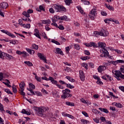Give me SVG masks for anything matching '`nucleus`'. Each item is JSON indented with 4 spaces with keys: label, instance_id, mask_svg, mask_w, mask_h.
I'll list each match as a JSON object with an SVG mask.
<instances>
[{
    "label": "nucleus",
    "instance_id": "39448f33",
    "mask_svg": "<svg viewBox=\"0 0 124 124\" xmlns=\"http://www.w3.org/2000/svg\"><path fill=\"white\" fill-rule=\"evenodd\" d=\"M109 34V32H108V31H106V30H104V29H102L100 31V36H107Z\"/></svg>",
    "mask_w": 124,
    "mask_h": 124
},
{
    "label": "nucleus",
    "instance_id": "6e6552de",
    "mask_svg": "<svg viewBox=\"0 0 124 124\" xmlns=\"http://www.w3.org/2000/svg\"><path fill=\"white\" fill-rule=\"evenodd\" d=\"M97 69H98V72H99V73H101V72H102L103 71H104V70L106 69V66L100 65L98 67Z\"/></svg>",
    "mask_w": 124,
    "mask_h": 124
},
{
    "label": "nucleus",
    "instance_id": "052dcab7",
    "mask_svg": "<svg viewBox=\"0 0 124 124\" xmlns=\"http://www.w3.org/2000/svg\"><path fill=\"white\" fill-rule=\"evenodd\" d=\"M34 35L36 36V37H38L39 39H41V37H40V35H39V33H34Z\"/></svg>",
    "mask_w": 124,
    "mask_h": 124
},
{
    "label": "nucleus",
    "instance_id": "49530a36",
    "mask_svg": "<svg viewBox=\"0 0 124 124\" xmlns=\"http://www.w3.org/2000/svg\"><path fill=\"white\" fill-rule=\"evenodd\" d=\"M84 54L85 55H87V56H90V55H91V53H90V51L87 50H84Z\"/></svg>",
    "mask_w": 124,
    "mask_h": 124
},
{
    "label": "nucleus",
    "instance_id": "a878e982",
    "mask_svg": "<svg viewBox=\"0 0 124 124\" xmlns=\"http://www.w3.org/2000/svg\"><path fill=\"white\" fill-rule=\"evenodd\" d=\"M22 27L25 29H30L31 28V24H22Z\"/></svg>",
    "mask_w": 124,
    "mask_h": 124
},
{
    "label": "nucleus",
    "instance_id": "f8f14e48",
    "mask_svg": "<svg viewBox=\"0 0 124 124\" xmlns=\"http://www.w3.org/2000/svg\"><path fill=\"white\" fill-rule=\"evenodd\" d=\"M36 10L37 11H38V12H41V10L43 11H45V8H44V7L42 5H40L39 8H37L36 9Z\"/></svg>",
    "mask_w": 124,
    "mask_h": 124
},
{
    "label": "nucleus",
    "instance_id": "79ce46f5",
    "mask_svg": "<svg viewBox=\"0 0 124 124\" xmlns=\"http://www.w3.org/2000/svg\"><path fill=\"white\" fill-rule=\"evenodd\" d=\"M96 83L98 85H103V82L101 80L100 78L98 79Z\"/></svg>",
    "mask_w": 124,
    "mask_h": 124
},
{
    "label": "nucleus",
    "instance_id": "6e6d98bb",
    "mask_svg": "<svg viewBox=\"0 0 124 124\" xmlns=\"http://www.w3.org/2000/svg\"><path fill=\"white\" fill-rule=\"evenodd\" d=\"M94 34L96 36H97V35H100V31H94Z\"/></svg>",
    "mask_w": 124,
    "mask_h": 124
},
{
    "label": "nucleus",
    "instance_id": "09e8293b",
    "mask_svg": "<svg viewBox=\"0 0 124 124\" xmlns=\"http://www.w3.org/2000/svg\"><path fill=\"white\" fill-rule=\"evenodd\" d=\"M35 94H36V95H37V96H42V94H41V93L38 91H36L35 92Z\"/></svg>",
    "mask_w": 124,
    "mask_h": 124
},
{
    "label": "nucleus",
    "instance_id": "de8ad7c7",
    "mask_svg": "<svg viewBox=\"0 0 124 124\" xmlns=\"http://www.w3.org/2000/svg\"><path fill=\"white\" fill-rule=\"evenodd\" d=\"M35 79H36L38 82H40L41 81V78L37 77V76H35Z\"/></svg>",
    "mask_w": 124,
    "mask_h": 124
},
{
    "label": "nucleus",
    "instance_id": "a19ab883",
    "mask_svg": "<svg viewBox=\"0 0 124 124\" xmlns=\"http://www.w3.org/2000/svg\"><path fill=\"white\" fill-rule=\"evenodd\" d=\"M29 87H30V88L33 90H35V86H34V85H33L32 83H30Z\"/></svg>",
    "mask_w": 124,
    "mask_h": 124
},
{
    "label": "nucleus",
    "instance_id": "cd10ccee",
    "mask_svg": "<svg viewBox=\"0 0 124 124\" xmlns=\"http://www.w3.org/2000/svg\"><path fill=\"white\" fill-rule=\"evenodd\" d=\"M60 20L62 21H66V20H67V16H61Z\"/></svg>",
    "mask_w": 124,
    "mask_h": 124
},
{
    "label": "nucleus",
    "instance_id": "13d9d810",
    "mask_svg": "<svg viewBox=\"0 0 124 124\" xmlns=\"http://www.w3.org/2000/svg\"><path fill=\"white\" fill-rule=\"evenodd\" d=\"M0 111H4V109H3V105L0 103Z\"/></svg>",
    "mask_w": 124,
    "mask_h": 124
},
{
    "label": "nucleus",
    "instance_id": "4be33fe9",
    "mask_svg": "<svg viewBox=\"0 0 124 124\" xmlns=\"http://www.w3.org/2000/svg\"><path fill=\"white\" fill-rule=\"evenodd\" d=\"M24 63L27 64L28 66H33V64L30 61H25Z\"/></svg>",
    "mask_w": 124,
    "mask_h": 124
},
{
    "label": "nucleus",
    "instance_id": "69168bd1",
    "mask_svg": "<svg viewBox=\"0 0 124 124\" xmlns=\"http://www.w3.org/2000/svg\"><path fill=\"white\" fill-rule=\"evenodd\" d=\"M3 75L6 78H8V77H9V76H10V74H9V73H4Z\"/></svg>",
    "mask_w": 124,
    "mask_h": 124
},
{
    "label": "nucleus",
    "instance_id": "f3484780",
    "mask_svg": "<svg viewBox=\"0 0 124 124\" xmlns=\"http://www.w3.org/2000/svg\"><path fill=\"white\" fill-rule=\"evenodd\" d=\"M99 110H100L101 112H104V113H106V114H108V113H109V111H108V109L106 108H99Z\"/></svg>",
    "mask_w": 124,
    "mask_h": 124
},
{
    "label": "nucleus",
    "instance_id": "774afa93",
    "mask_svg": "<svg viewBox=\"0 0 124 124\" xmlns=\"http://www.w3.org/2000/svg\"><path fill=\"white\" fill-rule=\"evenodd\" d=\"M84 4H85V5H89L90 1L85 0L84 1Z\"/></svg>",
    "mask_w": 124,
    "mask_h": 124
},
{
    "label": "nucleus",
    "instance_id": "0eeeda50",
    "mask_svg": "<svg viewBox=\"0 0 124 124\" xmlns=\"http://www.w3.org/2000/svg\"><path fill=\"white\" fill-rule=\"evenodd\" d=\"M79 77L81 81H85V74H84V72L82 70L79 71Z\"/></svg>",
    "mask_w": 124,
    "mask_h": 124
},
{
    "label": "nucleus",
    "instance_id": "1a4fd4ad",
    "mask_svg": "<svg viewBox=\"0 0 124 124\" xmlns=\"http://www.w3.org/2000/svg\"><path fill=\"white\" fill-rule=\"evenodd\" d=\"M1 8L6 9L8 7V4L6 2H2L0 4Z\"/></svg>",
    "mask_w": 124,
    "mask_h": 124
},
{
    "label": "nucleus",
    "instance_id": "7ed1b4c3",
    "mask_svg": "<svg viewBox=\"0 0 124 124\" xmlns=\"http://www.w3.org/2000/svg\"><path fill=\"white\" fill-rule=\"evenodd\" d=\"M53 8L55 9L56 12H61V11H65L66 9L62 5L54 4L53 6Z\"/></svg>",
    "mask_w": 124,
    "mask_h": 124
},
{
    "label": "nucleus",
    "instance_id": "338daca9",
    "mask_svg": "<svg viewBox=\"0 0 124 124\" xmlns=\"http://www.w3.org/2000/svg\"><path fill=\"white\" fill-rule=\"evenodd\" d=\"M117 63H123V62H124V61L123 60H116Z\"/></svg>",
    "mask_w": 124,
    "mask_h": 124
},
{
    "label": "nucleus",
    "instance_id": "72a5a7b5",
    "mask_svg": "<svg viewBox=\"0 0 124 124\" xmlns=\"http://www.w3.org/2000/svg\"><path fill=\"white\" fill-rule=\"evenodd\" d=\"M12 89H13V92L14 93H17V88H16L15 85H13L12 86Z\"/></svg>",
    "mask_w": 124,
    "mask_h": 124
},
{
    "label": "nucleus",
    "instance_id": "c85d7f7f",
    "mask_svg": "<svg viewBox=\"0 0 124 124\" xmlns=\"http://www.w3.org/2000/svg\"><path fill=\"white\" fill-rule=\"evenodd\" d=\"M3 90V91H4V92H5V93H8V94H13V93H12L9 89H4Z\"/></svg>",
    "mask_w": 124,
    "mask_h": 124
},
{
    "label": "nucleus",
    "instance_id": "ddd939ff",
    "mask_svg": "<svg viewBox=\"0 0 124 124\" xmlns=\"http://www.w3.org/2000/svg\"><path fill=\"white\" fill-rule=\"evenodd\" d=\"M49 80L51 81L52 84H54V85H56V86H57L58 81L55 80V79H54V78H53L52 77H49Z\"/></svg>",
    "mask_w": 124,
    "mask_h": 124
},
{
    "label": "nucleus",
    "instance_id": "4d7b16f0",
    "mask_svg": "<svg viewBox=\"0 0 124 124\" xmlns=\"http://www.w3.org/2000/svg\"><path fill=\"white\" fill-rule=\"evenodd\" d=\"M100 120L102 121V122H106V118L104 117H100Z\"/></svg>",
    "mask_w": 124,
    "mask_h": 124
},
{
    "label": "nucleus",
    "instance_id": "864d4df0",
    "mask_svg": "<svg viewBox=\"0 0 124 124\" xmlns=\"http://www.w3.org/2000/svg\"><path fill=\"white\" fill-rule=\"evenodd\" d=\"M65 49H66V53L67 54H69V51L70 50V49L69 48V46L66 47Z\"/></svg>",
    "mask_w": 124,
    "mask_h": 124
},
{
    "label": "nucleus",
    "instance_id": "a18cd8bd",
    "mask_svg": "<svg viewBox=\"0 0 124 124\" xmlns=\"http://www.w3.org/2000/svg\"><path fill=\"white\" fill-rule=\"evenodd\" d=\"M57 28H58V29L61 31H63V30H64V27L62 25H59V26H58Z\"/></svg>",
    "mask_w": 124,
    "mask_h": 124
},
{
    "label": "nucleus",
    "instance_id": "5701e85b",
    "mask_svg": "<svg viewBox=\"0 0 124 124\" xmlns=\"http://www.w3.org/2000/svg\"><path fill=\"white\" fill-rule=\"evenodd\" d=\"M105 5L108 9H109V10H112V11H114V8L113 7V6L110 5L108 6L107 4H105Z\"/></svg>",
    "mask_w": 124,
    "mask_h": 124
},
{
    "label": "nucleus",
    "instance_id": "9d476101",
    "mask_svg": "<svg viewBox=\"0 0 124 124\" xmlns=\"http://www.w3.org/2000/svg\"><path fill=\"white\" fill-rule=\"evenodd\" d=\"M98 47L102 48V49H105V47H106V44H105L104 43L99 42L98 43Z\"/></svg>",
    "mask_w": 124,
    "mask_h": 124
},
{
    "label": "nucleus",
    "instance_id": "c9c22d12",
    "mask_svg": "<svg viewBox=\"0 0 124 124\" xmlns=\"http://www.w3.org/2000/svg\"><path fill=\"white\" fill-rule=\"evenodd\" d=\"M51 42L54 43L55 44H56V45H61V43H60L57 41H55L54 39L51 40Z\"/></svg>",
    "mask_w": 124,
    "mask_h": 124
},
{
    "label": "nucleus",
    "instance_id": "ea45409f",
    "mask_svg": "<svg viewBox=\"0 0 124 124\" xmlns=\"http://www.w3.org/2000/svg\"><path fill=\"white\" fill-rule=\"evenodd\" d=\"M81 123H83L84 124H87L90 123V122L89 121H87L85 119H82L81 120Z\"/></svg>",
    "mask_w": 124,
    "mask_h": 124
},
{
    "label": "nucleus",
    "instance_id": "2f4dec72",
    "mask_svg": "<svg viewBox=\"0 0 124 124\" xmlns=\"http://www.w3.org/2000/svg\"><path fill=\"white\" fill-rule=\"evenodd\" d=\"M22 14L24 16H25V17H27L28 18L30 17V14H29V13H28V12H23Z\"/></svg>",
    "mask_w": 124,
    "mask_h": 124
},
{
    "label": "nucleus",
    "instance_id": "f03ea898",
    "mask_svg": "<svg viewBox=\"0 0 124 124\" xmlns=\"http://www.w3.org/2000/svg\"><path fill=\"white\" fill-rule=\"evenodd\" d=\"M62 93L63 94L62 95V98H63L64 99L72 96V94L69 93H71V91L68 89H65V90H62Z\"/></svg>",
    "mask_w": 124,
    "mask_h": 124
},
{
    "label": "nucleus",
    "instance_id": "b1692460",
    "mask_svg": "<svg viewBox=\"0 0 124 124\" xmlns=\"http://www.w3.org/2000/svg\"><path fill=\"white\" fill-rule=\"evenodd\" d=\"M90 47H93V48H96L97 47V45L94 42H90Z\"/></svg>",
    "mask_w": 124,
    "mask_h": 124
},
{
    "label": "nucleus",
    "instance_id": "393cba45",
    "mask_svg": "<svg viewBox=\"0 0 124 124\" xmlns=\"http://www.w3.org/2000/svg\"><path fill=\"white\" fill-rule=\"evenodd\" d=\"M0 31H1V32H3V33H5V34L9 35V36H10V34H11V33H10L8 31H5L3 30H1Z\"/></svg>",
    "mask_w": 124,
    "mask_h": 124
},
{
    "label": "nucleus",
    "instance_id": "e2e57ef3",
    "mask_svg": "<svg viewBox=\"0 0 124 124\" xmlns=\"http://www.w3.org/2000/svg\"><path fill=\"white\" fill-rule=\"evenodd\" d=\"M49 12L50 13L54 14L55 13V10H54V9H53V8H51L49 9Z\"/></svg>",
    "mask_w": 124,
    "mask_h": 124
},
{
    "label": "nucleus",
    "instance_id": "4468645a",
    "mask_svg": "<svg viewBox=\"0 0 124 124\" xmlns=\"http://www.w3.org/2000/svg\"><path fill=\"white\" fill-rule=\"evenodd\" d=\"M112 105H115L118 108H123V105L121 103H117L116 102H114L112 103Z\"/></svg>",
    "mask_w": 124,
    "mask_h": 124
},
{
    "label": "nucleus",
    "instance_id": "f704fd0d",
    "mask_svg": "<svg viewBox=\"0 0 124 124\" xmlns=\"http://www.w3.org/2000/svg\"><path fill=\"white\" fill-rule=\"evenodd\" d=\"M74 46L75 47V48H76L77 50H80V46H79L78 44H75L74 45Z\"/></svg>",
    "mask_w": 124,
    "mask_h": 124
},
{
    "label": "nucleus",
    "instance_id": "0e129e2a",
    "mask_svg": "<svg viewBox=\"0 0 124 124\" xmlns=\"http://www.w3.org/2000/svg\"><path fill=\"white\" fill-rule=\"evenodd\" d=\"M66 117H68V118H70V119H75L74 116L68 114H67Z\"/></svg>",
    "mask_w": 124,
    "mask_h": 124
},
{
    "label": "nucleus",
    "instance_id": "423d86ee",
    "mask_svg": "<svg viewBox=\"0 0 124 124\" xmlns=\"http://www.w3.org/2000/svg\"><path fill=\"white\" fill-rule=\"evenodd\" d=\"M103 52V54H104V58H109V52L107 51L106 48H102V50H100V52Z\"/></svg>",
    "mask_w": 124,
    "mask_h": 124
},
{
    "label": "nucleus",
    "instance_id": "473e14b6",
    "mask_svg": "<svg viewBox=\"0 0 124 124\" xmlns=\"http://www.w3.org/2000/svg\"><path fill=\"white\" fill-rule=\"evenodd\" d=\"M46 117H48V118H53L54 117V114L52 113V112H50L47 114Z\"/></svg>",
    "mask_w": 124,
    "mask_h": 124
},
{
    "label": "nucleus",
    "instance_id": "bf43d9fd",
    "mask_svg": "<svg viewBox=\"0 0 124 124\" xmlns=\"http://www.w3.org/2000/svg\"><path fill=\"white\" fill-rule=\"evenodd\" d=\"M106 77H107L108 79L109 80V81H112L113 80V78H111L110 76L108 75H106Z\"/></svg>",
    "mask_w": 124,
    "mask_h": 124
},
{
    "label": "nucleus",
    "instance_id": "e433bc0d",
    "mask_svg": "<svg viewBox=\"0 0 124 124\" xmlns=\"http://www.w3.org/2000/svg\"><path fill=\"white\" fill-rule=\"evenodd\" d=\"M90 59H91V57L89 56L82 57L81 58V60H82V61H87V60H90Z\"/></svg>",
    "mask_w": 124,
    "mask_h": 124
},
{
    "label": "nucleus",
    "instance_id": "c03bdc74",
    "mask_svg": "<svg viewBox=\"0 0 124 124\" xmlns=\"http://www.w3.org/2000/svg\"><path fill=\"white\" fill-rule=\"evenodd\" d=\"M6 57L8 58L9 60H11V59H14V57H13L12 56L6 53Z\"/></svg>",
    "mask_w": 124,
    "mask_h": 124
},
{
    "label": "nucleus",
    "instance_id": "2eb2a0df",
    "mask_svg": "<svg viewBox=\"0 0 124 124\" xmlns=\"http://www.w3.org/2000/svg\"><path fill=\"white\" fill-rule=\"evenodd\" d=\"M26 84H25V82H21L19 86V87H20V89L19 90H25V85Z\"/></svg>",
    "mask_w": 124,
    "mask_h": 124
},
{
    "label": "nucleus",
    "instance_id": "8fccbe9b",
    "mask_svg": "<svg viewBox=\"0 0 124 124\" xmlns=\"http://www.w3.org/2000/svg\"><path fill=\"white\" fill-rule=\"evenodd\" d=\"M88 65L90 67H92V68H93L94 67V65L93 62H89Z\"/></svg>",
    "mask_w": 124,
    "mask_h": 124
},
{
    "label": "nucleus",
    "instance_id": "7c9ffc66",
    "mask_svg": "<svg viewBox=\"0 0 124 124\" xmlns=\"http://www.w3.org/2000/svg\"><path fill=\"white\" fill-rule=\"evenodd\" d=\"M66 86L67 87V88H68L69 89H74L75 87L73 85H72L70 84H66Z\"/></svg>",
    "mask_w": 124,
    "mask_h": 124
},
{
    "label": "nucleus",
    "instance_id": "412c9836",
    "mask_svg": "<svg viewBox=\"0 0 124 124\" xmlns=\"http://www.w3.org/2000/svg\"><path fill=\"white\" fill-rule=\"evenodd\" d=\"M6 55V53L4 52H2L1 50H0V59H3L4 57Z\"/></svg>",
    "mask_w": 124,
    "mask_h": 124
},
{
    "label": "nucleus",
    "instance_id": "a211bd4d",
    "mask_svg": "<svg viewBox=\"0 0 124 124\" xmlns=\"http://www.w3.org/2000/svg\"><path fill=\"white\" fill-rule=\"evenodd\" d=\"M24 91H25V90L22 89V90H19V93L21 94V95H22L23 96H24V98H26V97H25V96L26 95V93H25V92H24Z\"/></svg>",
    "mask_w": 124,
    "mask_h": 124
},
{
    "label": "nucleus",
    "instance_id": "37998d69",
    "mask_svg": "<svg viewBox=\"0 0 124 124\" xmlns=\"http://www.w3.org/2000/svg\"><path fill=\"white\" fill-rule=\"evenodd\" d=\"M78 9L79 10L81 14H83V13H84V11H83V9L81 8V7L78 6Z\"/></svg>",
    "mask_w": 124,
    "mask_h": 124
},
{
    "label": "nucleus",
    "instance_id": "4c0bfd02",
    "mask_svg": "<svg viewBox=\"0 0 124 124\" xmlns=\"http://www.w3.org/2000/svg\"><path fill=\"white\" fill-rule=\"evenodd\" d=\"M32 48L35 49V50H38V46L34 44L32 45Z\"/></svg>",
    "mask_w": 124,
    "mask_h": 124
},
{
    "label": "nucleus",
    "instance_id": "aec40b11",
    "mask_svg": "<svg viewBox=\"0 0 124 124\" xmlns=\"http://www.w3.org/2000/svg\"><path fill=\"white\" fill-rule=\"evenodd\" d=\"M64 2L66 5H70L71 3H72V0H64Z\"/></svg>",
    "mask_w": 124,
    "mask_h": 124
},
{
    "label": "nucleus",
    "instance_id": "58836bf2",
    "mask_svg": "<svg viewBox=\"0 0 124 124\" xmlns=\"http://www.w3.org/2000/svg\"><path fill=\"white\" fill-rule=\"evenodd\" d=\"M42 36L45 39H48V37H47V35H46V33L45 32H43L42 33Z\"/></svg>",
    "mask_w": 124,
    "mask_h": 124
},
{
    "label": "nucleus",
    "instance_id": "9b49d317",
    "mask_svg": "<svg viewBox=\"0 0 124 124\" xmlns=\"http://www.w3.org/2000/svg\"><path fill=\"white\" fill-rule=\"evenodd\" d=\"M55 54H60L62 56H63V52L62 51V49L60 48H56L55 51H54Z\"/></svg>",
    "mask_w": 124,
    "mask_h": 124
},
{
    "label": "nucleus",
    "instance_id": "680f3d73",
    "mask_svg": "<svg viewBox=\"0 0 124 124\" xmlns=\"http://www.w3.org/2000/svg\"><path fill=\"white\" fill-rule=\"evenodd\" d=\"M101 15H102V16H107V13H106L105 11H103L101 13Z\"/></svg>",
    "mask_w": 124,
    "mask_h": 124
},
{
    "label": "nucleus",
    "instance_id": "c756f323",
    "mask_svg": "<svg viewBox=\"0 0 124 124\" xmlns=\"http://www.w3.org/2000/svg\"><path fill=\"white\" fill-rule=\"evenodd\" d=\"M66 105H68V106H75L74 103H71L70 102H66Z\"/></svg>",
    "mask_w": 124,
    "mask_h": 124
},
{
    "label": "nucleus",
    "instance_id": "bb28decb",
    "mask_svg": "<svg viewBox=\"0 0 124 124\" xmlns=\"http://www.w3.org/2000/svg\"><path fill=\"white\" fill-rule=\"evenodd\" d=\"M23 58H27L29 57V55L26 51H22Z\"/></svg>",
    "mask_w": 124,
    "mask_h": 124
},
{
    "label": "nucleus",
    "instance_id": "dca6fc26",
    "mask_svg": "<svg viewBox=\"0 0 124 124\" xmlns=\"http://www.w3.org/2000/svg\"><path fill=\"white\" fill-rule=\"evenodd\" d=\"M115 72L114 75H115L116 77H121L122 75V72H121V71H115Z\"/></svg>",
    "mask_w": 124,
    "mask_h": 124
},
{
    "label": "nucleus",
    "instance_id": "6ab92c4d",
    "mask_svg": "<svg viewBox=\"0 0 124 124\" xmlns=\"http://www.w3.org/2000/svg\"><path fill=\"white\" fill-rule=\"evenodd\" d=\"M66 79H67L70 81V82H75V80L73 79L72 78L70 77V76H66Z\"/></svg>",
    "mask_w": 124,
    "mask_h": 124
},
{
    "label": "nucleus",
    "instance_id": "3c124183",
    "mask_svg": "<svg viewBox=\"0 0 124 124\" xmlns=\"http://www.w3.org/2000/svg\"><path fill=\"white\" fill-rule=\"evenodd\" d=\"M17 42V40H11L10 41V43L11 44H14V45H15V44H16V42Z\"/></svg>",
    "mask_w": 124,
    "mask_h": 124
},
{
    "label": "nucleus",
    "instance_id": "20e7f679",
    "mask_svg": "<svg viewBox=\"0 0 124 124\" xmlns=\"http://www.w3.org/2000/svg\"><path fill=\"white\" fill-rule=\"evenodd\" d=\"M95 9H92L89 14V16L92 20H93V19L95 18V15H96V13H95Z\"/></svg>",
    "mask_w": 124,
    "mask_h": 124
},
{
    "label": "nucleus",
    "instance_id": "603ef678",
    "mask_svg": "<svg viewBox=\"0 0 124 124\" xmlns=\"http://www.w3.org/2000/svg\"><path fill=\"white\" fill-rule=\"evenodd\" d=\"M109 62L110 63H112V64H114V65H117V64H118L117 61H111Z\"/></svg>",
    "mask_w": 124,
    "mask_h": 124
},
{
    "label": "nucleus",
    "instance_id": "f257e3e1",
    "mask_svg": "<svg viewBox=\"0 0 124 124\" xmlns=\"http://www.w3.org/2000/svg\"><path fill=\"white\" fill-rule=\"evenodd\" d=\"M34 110L38 116L39 117H43L44 118H46L47 115L44 112V109L46 110H48V108L40 107H34Z\"/></svg>",
    "mask_w": 124,
    "mask_h": 124
},
{
    "label": "nucleus",
    "instance_id": "5fc2aeb1",
    "mask_svg": "<svg viewBox=\"0 0 124 124\" xmlns=\"http://www.w3.org/2000/svg\"><path fill=\"white\" fill-rule=\"evenodd\" d=\"M114 51H115V52H116V53H117V54H122V53H123V51H122L121 50H120L118 49H115Z\"/></svg>",
    "mask_w": 124,
    "mask_h": 124
}]
</instances>
